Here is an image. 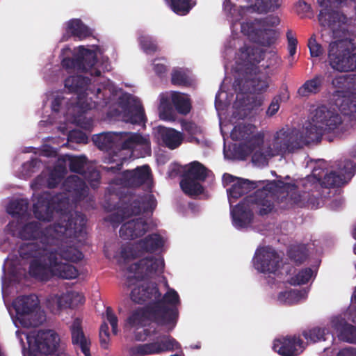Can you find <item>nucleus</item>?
I'll return each mask as SVG.
<instances>
[{"label": "nucleus", "instance_id": "nucleus-5", "mask_svg": "<svg viewBox=\"0 0 356 356\" xmlns=\"http://www.w3.org/2000/svg\"><path fill=\"white\" fill-rule=\"evenodd\" d=\"M278 186L275 182H269L261 191L255 193L254 196H250L232 211L233 224L237 228H242L249 225L252 219V210L257 209L260 214H266L273 209L271 202Z\"/></svg>", "mask_w": 356, "mask_h": 356}, {"label": "nucleus", "instance_id": "nucleus-32", "mask_svg": "<svg viewBox=\"0 0 356 356\" xmlns=\"http://www.w3.org/2000/svg\"><path fill=\"white\" fill-rule=\"evenodd\" d=\"M308 291L303 289L302 291L291 290L281 292L278 296V300L282 303L295 304L305 300L307 296Z\"/></svg>", "mask_w": 356, "mask_h": 356}, {"label": "nucleus", "instance_id": "nucleus-16", "mask_svg": "<svg viewBox=\"0 0 356 356\" xmlns=\"http://www.w3.org/2000/svg\"><path fill=\"white\" fill-rule=\"evenodd\" d=\"M149 307H147V310L140 308L134 312L128 318L125 324L126 327L134 329L135 337L138 340H145L148 334L147 330L144 328L148 318L155 321V320L149 316Z\"/></svg>", "mask_w": 356, "mask_h": 356}, {"label": "nucleus", "instance_id": "nucleus-56", "mask_svg": "<svg viewBox=\"0 0 356 356\" xmlns=\"http://www.w3.org/2000/svg\"><path fill=\"white\" fill-rule=\"evenodd\" d=\"M280 97H276L273 99V101L271 102V103H270V106H268V108L266 111V114L268 116H273L278 111V110L280 108Z\"/></svg>", "mask_w": 356, "mask_h": 356}, {"label": "nucleus", "instance_id": "nucleus-3", "mask_svg": "<svg viewBox=\"0 0 356 356\" xmlns=\"http://www.w3.org/2000/svg\"><path fill=\"white\" fill-rule=\"evenodd\" d=\"M321 6L340 5L337 10L324 8L321 10L318 20L321 26L330 29L332 40L328 47V62L331 67L339 72L356 70V38L349 40L343 25L356 19L355 0H317Z\"/></svg>", "mask_w": 356, "mask_h": 356}, {"label": "nucleus", "instance_id": "nucleus-35", "mask_svg": "<svg viewBox=\"0 0 356 356\" xmlns=\"http://www.w3.org/2000/svg\"><path fill=\"white\" fill-rule=\"evenodd\" d=\"M138 205L139 202H134L131 205V208H126L118 211L112 216L111 221L113 223H119L122 221L127 220L133 213L136 215L139 213L140 212V209L139 208L136 209Z\"/></svg>", "mask_w": 356, "mask_h": 356}, {"label": "nucleus", "instance_id": "nucleus-31", "mask_svg": "<svg viewBox=\"0 0 356 356\" xmlns=\"http://www.w3.org/2000/svg\"><path fill=\"white\" fill-rule=\"evenodd\" d=\"M323 77L318 75L312 79L307 80L301 87L299 88L298 92L302 97L317 93L320 91Z\"/></svg>", "mask_w": 356, "mask_h": 356}, {"label": "nucleus", "instance_id": "nucleus-60", "mask_svg": "<svg viewBox=\"0 0 356 356\" xmlns=\"http://www.w3.org/2000/svg\"><path fill=\"white\" fill-rule=\"evenodd\" d=\"M154 70L157 74H163L165 72L166 67L163 63H154Z\"/></svg>", "mask_w": 356, "mask_h": 356}, {"label": "nucleus", "instance_id": "nucleus-40", "mask_svg": "<svg viewBox=\"0 0 356 356\" xmlns=\"http://www.w3.org/2000/svg\"><path fill=\"white\" fill-rule=\"evenodd\" d=\"M27 201L24 200H16L10 203L7 208L9 213L15 215H23L27 209Z\"/></svg>", "mask_w": 356, "mask_h": 356}, {"label": "nucleus", "instance_id": "nucleus-19", "mask_svg": "<svg viewBox=\"0 0 356 356\" xmlns=\"http://www.w3.org/2000/svg\"><path fill=\"white\" fill-rule=\"evenodd\" d=\"M124 97L127 100V105L124 108L123 120L131 124H144L145 117L140 101L130 95H125Z\"/></svg>", "mask_w": 356, "mask_h": 356}, {"label": "nucleus", "instance_id": "nucleus-63", "mask_svg": "<svg viewBox=\"0 0 356 356\" xmlns=\"http://www.w3.org/2000/svg\"><path fill=\"white\" fill-rule=\"evenodd\" d=\"M61 101H62V99L60 98H56L54 99V101L52 103L53 111H58V106H59V104H60Z\"/></svg>", "mask_w": 356, "mask_h": 356}, {"label": "nucleus", "instance_id": "nucleus-1", "mask_svg": "<svg viewBox=\"0 0 356 356\" xmlns=\"http://www.w3.org/2000/svg\"><path fill=\"white\" fill-rule=\"evenodd\" d=\"M341 122L337 113L323 106L312 113L303 134H299L296 130L281 129L267 137L265 131H257L252 124H239L233 129L231 137L240 142L239 150L243 155L252 154V162L262 166L273 156L291 152L302 144L318 140L324 131L334 130Z\"/></svg>", "mask_w": 356, "mask_h": 356}, {"label": "nucleus", "instance_id": "nucleus-14", "mask_svg": "<svg viewBox=\"0 0 356 356\" xmlns=\"http://www.w3.org/2000/svg\"><path fill=\"white\" fill-rule=\"evenodd\" d=\"M163 266V260L161 257L145 258L129 268L127 278L129 282H132L133 279L138 280L144 276H149L154 273L161 272Z\"/></svg>", "mask_w": 356, "mask_h": 356}, {"label": "nucleus", "instance_id": "nucleus-13", "mask_svg": "<svg viewBox=\"0 0 356 356\" xmlns=\"http://www.w3.org/2000/svg\"><path fill=\"white\" fill-rule=\"evenodd\" d=\"M163 238L158 234H149L138 241L131 247H127L122 250L121 257L124 260L141 255L145 252H154L159 249L163 245Z\"/></svg>", "mask_w": 356, "mask_h": 356}, {"label": "nucleus", "instance_id": "nucleus-39", "mask_svg": "<svg viewBox=\"0 0 356 356\" xmlns=\"http://www.w3.org/2000/svg\"><path fill=\"white\" fill-rule=\"evenodd\" d=\"M346 183V178L343 177L339 173V172H330V174L324 177L323 184L326 187L340 186Z\"/></svg>", "mask_w": 356, "mask_h": 356}, {"label": "nucleus", "instance_id": "nucleus-59", "mask_svg": "<svg viewBox=\"0 0 356 356\" xmlns=\"http://www.w3.org/2000/svg\"><path fill=\"white\" fill-rule=\"evenodd\" d=\"M11 261L10 259H8L4 264L3 270H4V276L6 277L7 273L9 275H13L14 274V270L10 268Z\"/></svg>", "mask_w": 356, "mask_h": 356}, {"label": "nucleus", "instance_id": "nucleus-23", "mask_svg": "<svg viewBox=\"0 0 356 356\" xmlns=\"http://www.w3.org/2000/svg\"><path fill=\"white\" fill-rule=\"evenodd\" d=\"M156 131L163 143L171 149L177 148L184 140L183 134L175 129L159 126Z\"/></svg>", "mask_w": 356, "mask_h": 356}, {"label": "nucleus", "instance_id": "nucleus-15", "mask_svg": "<svg viewBox=\"0 0 356 356\" xmlns=\"http://www.w3.org/2000/svg\"><path fill=\"white\" fill-rule=\"evenodd\" d=\"M222 181L224 186L227 188V191L230 204L243 194L247 193L257 187L255 182L234 177L229 174H225Z\"/></svg>", "mask_w": 356, "mask_h": 356}, {"label": "nucleus", "instance_id": "nucleus-52", "mask_svg": "<svg viewBox=\"0 0 356 356\" xmlns=\"http://www.w3.org/2000/svg\"><path fill=\"white\" fill-rule=\"evenodd\" d=\"M253 90L254 92H262L268 87V81L266 77L262 76L257 78L252 81Z\"/></svg>", "mask_w": 356, "mask_h": 356}, {"label": "nucleus", "instance_id": "nucleus-25", "mask_svg": "<svg viewBox=\"0 0 356 356\" xmlns=\"http://www.w3.org/2000/svg\"><path fill=\"white\" fill-rule=\"evenodd\" d=\"M150 171L147 165L137 168L132 171L124 172V184L128 186H138L150 179Z\"/></svg>", "mask_w": 356, "mask_h": 356}, {"label": "nucleus", "instance_id": "nucleus-12", "mask_svg": "<svg viewBox=\"0 0 356 356\" xmlns=\"http://www.w3.org/2000/svg\"><path fill=\"white\" fill-rule=\"evenodd\" d=\"M280 262L276 252L270 247L257 248L253 258V266L260 273L275 274Z\"/></svg>", "mask_w": 356, "mask_h": 356}, {"label": "nucleus", "instance_id": "nucleus-45", "mask_svg": "<svg viewBox=\"0 0 356 356\" xmlns=\"http://www.w3.org/2000/svg\"><path fill=\"white\" fill-rule=\"evenodd\" d=\"M69 165L71 170L80 172L86 163V158L84 156H67Z\"/></svg>", "mask_w": 356, "mask_h": 356}, {"label": "nucleus", "instance_id": "nucleus-9", "mask_svg": "<svg viewBox=\"0 0 356 356\" xmlns=\"http://www.w3.org/2000/svg\"><path fill=\"white\" fill-rule=\"evenodd\" d=\"M28 347L23 344L24 356H38L39 353L51 354L57 350L60 338L51 330H33L24 334Z\"/></svg>", "mask_w": 356, "mask_h": 356}, {"label": "nucleus", "instance_id": "nucleus-28", "mask_svg": "<svg viewBox=\"0 0 356 356\" xmlns=\"http://www.w3.org/2000/svg\"><path fill=\"white\" fill-rule=\"evenodd\" d=\"M152 287H156L154 284L146 282L138 283L131 293V300L137 303H143L148 301L149 312L152 311V300H151V290Z\"/></svg>", "mask_w": 356, "mask_h": 356}, {"label": "nucleus", "instance_id": "nucleus-62", "mask_svg": "<svg viewBox=\"0 0 356 356\" xmlns=\"http://www.w3.org/2000/svg\"><path fill=\"white\" fill-rule=\"evenodd\" d=\"M225 95L224 92H219L216 97V107L218 110L220 109V106H221V103H222V100H221V97Z\"/></svg>", "mask_w": 356, "mask_h": 356}, {"label": "nucleus", "instance_id": "nucleus-18", "mask_svg": "<svg viewBox=\"0 0 356 356\" xmlns=\"http://www.w3.org/2000/svg\"><path fill=\"white\" fill-rule=\"evenodd\" d=\"M328 326L339 339L346 342L356 343V328L347 323L342 316L331 317L328 321Z\"/></svg>", "mask_w": 356, "mask_h": 356}, {"label": "nucleus", "instance_id": "nucleus-33", "mask_svg": "<svg viewBox=\"0 0 356 356\" xmlns=\"http://www.w3.org/2000/svg\"><path fill=\"white\" fill-rule=\"evenodd\" d=\"M67 31L81 39L90 34V31L88 27L77 19H72L67 22Z\"/></svg>", "mask_w": 356, "mask_h": 356}, {"label": "nucleus", "instance_id": "nucleus-6", "mask_svg": "<svg viewBox=\"0 0 356 356\" xmlns=\"http://www.w3.org/2000/svg\"><path fill=\"white\" fill-rule=\"evenodd\" d=\"M165 286L167 291L163 296H161L157 287H152L151 290L150 297L153 305L150 316L158 325L164 326L170 331L176 325L178 317L177 307L179 305L180 300L177 292L170 288L167 282Z\"/></svg>", "mask_w": 356, "mask_h": 356}, {"label": "nucleus", "instance_id": "nucleus-22", "mask_svg": "<svg viewBox=\"0 0 356 356\" xmlns=\"http://www.w3.org/2000/svg\"><path fill=\"white\" fill-rule=\"evenodd\" d=\"M147 228V223L140 218L127 220L121 227L120 235L124 239H134L142 236Z\"/></svg>", "mask_w": 356, "mask_h": 356}, {"label": "nucleus", "instance_id": "nucleus-48", "mask_svg": "<svg viewBox=\"0 0 356 356\" xmlns=\"http://www.w3.org/2000/svg\"><path fill=\"white\" fill-rule=\"evenodd\" d=\"M172 81L177 85H188L191 83L188 76L180 70L174 71L172 75Z\"/></svg>", "mask_w": 356, "mask_h": 356}, {"label": "nucleus", "instance_id": "nucleus-30", "mask_svg": "<svg viewBox=\"0 0 356 356\" xmlns=\"http://www.w3.org/2000/svg\"><path fill=\"white\" fill-rule=\"evenodd\" d=\"M250 6L245 8H241L238 10V13L241 15V12L243 13L257 11L259 13L267 12L277 8L279 6V3L276 0H250Z\"/></svg>", "mask_w": 356, "mask_h": 356}, {"label": "nucleus", "instance_id": "nucleus-29", "mask_svg": "<svg viewBox=\"0 0 356 356\" xmlns=\"http://www.w3.org/2000/svg\"><path fill=\"white\" fill-rule=\"evenodd\" d=\"M168 97V101H172L178 113L186 115L191 108V103L188 96L186 94L175 91H170L163 94Z\"/></svg>", "mask_w": 356, "mask_h": 356}, {"label": "nucleus", "instance_id": "nucleus-49", "mask_svg": "<svg viewBox=\"0 0 356 356\" xmlns=\"http://www.w3.org/2000/svg\"><path fill=\"white\" fill-rule=\"evenodd\" d=\"M308 47L310 54L312 57H318L323 54V48L316 42V38L314 36L309 40Z\"/></svg>", "mask_w": 356, "mask_h": 356}, {"label": "nucleus", "instance_id": "nucleus-7", "mask_svg": "<svg viewBox=\"0 0 356 356\" xmlns=\"http://www.w3.org/2000/svg\"><path fill=\"white\" fill-rule=\"evenodd\" d=\"M93 142L102 149L114 146H121L123 149H131L139 152L138 156H145L151 152L150 140L148 136L127 132H108L93 136Z\"/></svg>", "mask_w": 356, "mask_h": 356}, {"label": "nucleus", "instance_id": "nucleus-11", "mask_svg": "<svg viewBox=\"0 0 356 356\" xmlns=\"http://www.w3.org/2000/svg\"><path fill=\"white\" fill-rule=\"evenodd\" d=\"M74 59L70 60L64 58L63 60V65L67 68L74 67L78 70L90 71V74H95L99 75L100 72L95 70L94 72L92 67L95 64L97 58V51L94 47L92 49L84 48L81 46L75 50Z\"/></svg>", "mask_w": 356, "mask_h": 356}, {"label": "nucleus", "instance_id": "nucleus-57", "mask_svg": "<svg viewBox=\"0 0 356 356\" xmlns=\"http://www.w3.org/2000/svg\"><path fill=\"white\" fill-rule=\"evenodd\" d=\"M156 206V202L153 196L149 195L143 200V209L144 211L152 210Z\"/></svg>", "mask_w": 356, "mask_h": 356}, {"label": "nucleus", "instance_id": "nucleus-26", "mask_svg": "<svg viewBox=\"0 0 356 356\" xmlns=\"http://www.w3.org/2000/svg\"><path fill=\"white\" fill-rule=\"evenodd\" d=\"M278 20L273 18L272 21L269 20H255L254 22H244L241 24V31L248 36H252L253 35L261 34L263 31H269L271 30L270 28L274 24H277Z\"/></svg>", "mask_w": 356, "mask_h": 356}, {"label": "nucleus", "instance_id": "nucleus-43", "mask_svg": "<svg viewBox=\"0 0 356 356\" xmlns=\"http://www.w3.org/2000/svg\"><path fill=\"white\" fill-rule=\"evenodd\" d=\"M181 124L183 130L191 136L189 140L191 142L197 143L198 140L195 137V136L202 133L201 128L191 122L182 121Z\"/></svg>", "mask_w": 356, "mask_h": 356}, {"label": "nucleus", "instance_id": "nucleus-21", "mask_svg": "<svg viewBox=\"0 0 356 356\" xmlns=\"http://www.w3.org/2000/svg\"><path fill=\"white\" fill-rule=\"evenodd\" d=\"M44 197H42L39 199L33 206V212L35 217L42 220H49L52 217L53 211L51 209V207L55 203H57L58 207H60V204H65V201H60L58 197H54L50 202L48 199L49 195H44Z\"/></svg>", "mask_w": 356, "mask_h": 356}, {"label": "nucleus", "instance_id": "nucleus-55", "mask_svg": "<svg viewBox=\"0 0 356 356\" xmlns=\"http://www.w3.org/2000/svg\"><path fill=\"white\" fill-rule=\"evenodd\" d=\"M287 40H288V49L289 52V55L291 57H293L296 51V45L298 41L296 38L293 36L291 31H288L286 33Z\"/></svg>", "mask_w": 356, "mask_h": 356}, {"label": "nucleus", "instance_id": "nucleus-53", "mask_svg": "<svg viewBox=\"0 0 356 356\" xmlns=\"http://www.w3.org/2000/svg\"><path fill=\"white\" fill-rule=\"evenodd\" d=\"M348 82V78L345 75H340L338 76H336L332 80V85L333 86L337 89L336 90V95L339 96L341 89H343L347 84Z\"/></svg>", "mask_w": 356, "mask_h": 356}, {"label": "nucleus", "instance_id": "nucleus-42", "mask_svg": "<svg viewBox=\"0 0 356 356\" xmlns=\"http://www.w3.org/2000/svg\"><path fill=\"white\" fill-rule=\"evenodd\" d=\"M313 276V271L309 268L304 269L298 272L291 280L292 284H304L308 282Z\"/></svg>", "mask_w": 356, "mask_h": 356}, {"label": "nucleus", "instance_id": "nucleus-54", "mask_svg": "<svg viewBox=\"0 0 356 356\" xmlns=\"http://www.w3.org/2000/svg\"><path fill=\"white\" fill-rule=\"evenodd\" d=\"M106 320L111 325L113 333L117 334L118 332V318L110 308L106 309Z\"/></svg>", "mask_w": 356, "mask_h": 356}, {"label": "nucleus", "instance_id": "nucleus-34", "mask_svg": "<svg viewBox=\"0 0 356 356\" xmlns=\"http://www.w3.org/2000/svg\"><path fill=\"white\" fill-rule=\"evenodd\" d=\"M159 118L164 121L173 122L175 120V115L172 109L168 104V97L163 94L160 96V106L159 108Z\"/></svg>", "mask_w": 356, "mask_h": 356}, {"label": "nucleus", "instance_id": "nucleus-27", "mask_svg": "<svg viewBox=\"0 0 356 356\" xmlns=\"http://www.w3.org/2000/svg\"><path fill=\"white\" fill-rule=\"evenodd\" d=\"M341 113L356 122V78L353 83V90L343 97L341 103H337Z\"/></svg>", "mask_w": 356, "mask_h": 356}, {"label": "nucleus", "instance_id": "nucleus-61", "mask_svg": "<svg viewBox=\"0 0 356 356\" xmlns=\"http://www.w3.org/2000/svg\"><path fill=\"white\" fill-rule=\"evenodd\" d=\"M91 176H92V179H91L90 177H88V181L90 182L91 185L95 186V184L93 183V181H98L99 180V172L97 171L93 170L91 172Z\"/></svg>", "mask_w": 356, "mask_h": 356}, {"label": "nucleus", "instance_id": "nucleus-36", "mask_svg": "<svg viewBox=\"0 0 356 356\" xmlns=\"http://www.w3.org/2000/svg\"><path fill=\"white\" fill-rule=\"evenodd\" d=\"M329 333L334 334V332H332V329L329 327L327 323L325 327H315L309 331L304 332L303 335L308 341L316 342L324 339V336Z\"/></svg>", "mask_w": 356, "mask_h": 356}, {"label": "nucleus", "instance_id": "nucleus-10", "mask_svg": "<svg viewBox=\"0 0 356 356\" xmlns=\"http://www.w3.org/2000/svg\"><path fill=\"white\" fill-rule=\"evenodd\" d=\"M207 173V169L197 161L187 165L185 167L184 179L180 183L182 191L191 196L202 193L203 188L200 181L206 179Z\"/></svg>", "mask_w": 356, "mask_h": 356}, {"label": "nucleus", "instance_id": "nucleus-46", "mask_svg": "<svg viewBox=\"0 0 356 356\" xmlns=\"http://www.w3.org/2000/svg\"><path fill=\"white\" fill-rule=\"evenodd\" d=\"M339 172L343 177V176L346 177L347 182L356 172V163L351 161H346L343 166L339 168Z\"/></svg>", "mask_w": 356, "mask_h": 356}, {"label": "nucleus", "instance_id": "nucleus-50", "mask_svg": "<svg viewBox=\"0 0 356 356\" xmlns=\"http://www.w3.org/2000/svg\"><path fill=\"white\" fill-rule=\"evenodd\" d=\"M99 338L102 346L106 348L110 343V334L106 322H104L100 327Z\"/></svg>", "mask_w": 356, "mask_h": 356}, {"label": "nucleus", "instance_id": "nucleus-20", "mask_svg": "<svg viewBox=\"0 0 356 356\" xmlns=\"http://www.w3.org/2000/svg\"><path fill=\"white\" fill-rule=\"evenodd\" d=\"M179 347V344L174 339L163 337L156 342L137 346L136 349L138 354L145 355L177 350Z\"/></svg>", "mask_w": 356, "mask_h": 356}, {"label": "nucleus", "instance_id": "nucleus-38", "mask_svg": "<svg viewBox=\"0 0 356 356\" xmlns=\"http://www.w3.org/2000/svg\"><path fill=\"white\" fill-rule=\"evenodd\" d=\"M194 6L189 0H171L170 6L172 10L180 15H186Z\"/></svg>", "mask_w": 356, "mask_h": 356}, {"label": "nucleus", "instance_id": "nucleus-41", "mask_svg": "<svg viewBox=\"0 0 356 356\" xmlns=\"http://www.w3.org/2000/svg\"><path fill=\"white\" fill-rule=\"evenodd\" d=\"M63 298H65V300H67L66 303H67V305H66V308L82 304L85 300L83 296L76 291H70L63 294Z\"/></svg>", "mask_w": 356, "mask_h": 356}, {"label": "nucleus", "instance_id": "nucleus-8", "mask_svg": "<svg viewBox=\"0 0 356 356\" xmlns=\"http://www.w3.org/2000/svg\"><path fill=\"white\" fill-rule=\"evenodd\" d=\"M13 307L15 314H12V318L16 327H34L45 320L44 312L41 309L40 301L35 295L17 298L13 302Z\"/></svg>", "mask_w": 356, "mask_h": 356}, {"label": "nucleus", "instance_id": "nucleus-58", "mask_svg": "<svg viewBox=\"0 0 356 356\" xmlns=\"http://www.w3.org/2000/svg\"><path fill=\"white\" fill-rule=\"evenodd\" d=\"M337 356H356V348L348 347L341 349Z\"/></svg>", "mask_w": 356, "mask_h": 356}, {"label": "nucleus", "instance_id": "nucleus-24", "mask_svg": "<svg viewBox=\"0 0 356 356\" xmlns=\"http://www.w3.org/2000/svg\"><path fill=\"white\" fill-rule=\"evenodd\" d=\"M72 343L79 348L85 356H90V339L83 334L81 327V321L78 318L73 321L71 326Z\"/></svg>", "mask_w": 356, "mask_h": 356}, {"label": "nucleus", "instance_id": "nucleus-37", "mask_svg": "<svg viewBox=\"0 0 356 356\" xmlns=\"http://www.w3.org/2000/svg\"><path fill=\"white\" fill-rule=\"evenodd\" d=\"M67 300L61 296H54L47 300V307L54 314H58L63 309L66 308Z\"/></svg>", "mask_w": 356, "mask_h": 356}, {"label": "nucleus", "instance_id": "nucleus-47", "mask_svg": "<svg viewBox=\"0 0 356 356\" xmlns=\"http://www.w3.org/2000/svg\"><path fill=\"white\" fill-rule=\"evenodd\" d=\"M294 10L300 17H305L311 13V7L305 1L299 0L294 5Z\"/></svg>", "mask_w": 356, "mask_h": 356}, {"label": "nucleus", "instance_id": "nucleus-17", "mask_svg": "<svg viewBox=\"0 0 356 356\" xmlns=\"http://www.w3.org/2000/svg\"><path fill=\"white\" fill-rule=\"evenodd\" d=\"M273 348L280 355L296 356L303 352L305 346L300 338L294 336L275 339Z\"/></svg>", "mask_w": 356, "mask_h": 356}, {"label": "nucleus", "instance_id": "nucleus-64", "mask_svg": "<svg viewBox=\"0 0 356 356\" xmlns=\"http://www.w3.org/2000/svg\"><path fill=\"white\" fill-rule=\"evenodd\" d=\"M60 181V176H58L57 178L55 179L54 181H48V186L50 187V188H53Z\"/></svg>", "mask_w": 356, "mask_h": 356}, {"label": "nucleus", "instance_id": "nucleus-44", "mask_svg": "<svg viewBox=\"0 0 356 356\" xmlns=\"http://www.w3.org/2000/svg\"><path fill=\"white\" fill-rule=\"evenodd\" d=\"M65 184L66 186L71 187L76 193H85L86 191V186L85 183L76 175L68 177L65 181Z\"/></svg>", "mask_w": 356, "mask_h": 356}, {"label": "nucleus", "instance_id": "nucleus-2", "mask_svg": "<svg viewBox=\"0 0 356 356\" xmlns=\"http://www.w3.org/2000/svg\"><path fill=\"white\" fill-rule=\"evenodd\" d=\"M85 219L77 215L74 222L65 225H54L40 232L38 224L30 221L22 226L17 234L24 240L32 241L23 244L19 248L20 256L24 259L32 258L29 273L40 280H45L52 275L64 279H74L78 276V270L72 265L63 262V259L76 261L82 258V254L70 248L63 254H57L53 245L65 235L71 236L81 232L85 225Z\"/></svg>", "mask_w": 356, "mask_h": 356}, {"label": "nucleus", "instance_id": "nucleus-51", "mask_svg": "<svg viewBox=\"0 0 356 356\" xmlns=\"http://www.w3.org/2000/svg\"><path fill=\"white\" fill-rule=\"evenodd\" d=\"M140 44L142 48L147 54H151L157 50L156 44L152 41L149 36H142L140 38Z\"/></svg>", "mask_w": 356, "mask_h": 356}, {"label": "nucleus", "instance_id": "nucleus-4", "mask_svg": "<svg viewBox=\"0 0 356 356\" xmlns=\"http://www.w3.org/2000/svg\"><path fill=\"white\" fill-rule=\"evenodd\" d=\"M88 81L80 76H72L65 79V87L70 92H75L77 95V102L68 108L67 114L72 115L70 120L81 127L88 129L90 127V120L82 115L87 110L95 108L96 105L106 104V99L120 94L115 87L110 82L104 87L103 90L97 88V92H86L85 89Z\"/></svg>", "mask_w": 356, "mask_h": 356}]
</instances>
